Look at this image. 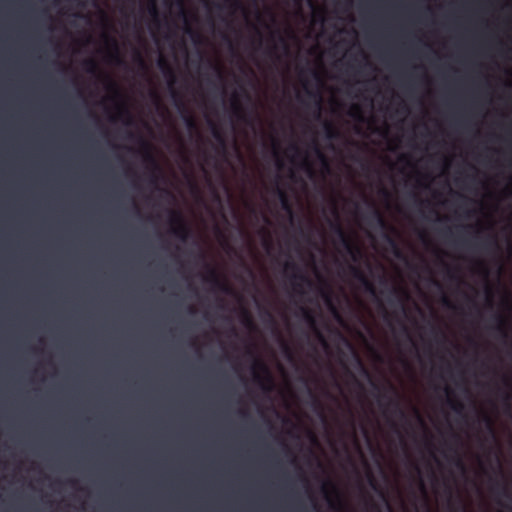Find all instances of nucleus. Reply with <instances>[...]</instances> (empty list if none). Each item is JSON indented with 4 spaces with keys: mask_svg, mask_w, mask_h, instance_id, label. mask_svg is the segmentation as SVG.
Returning <instances> with one entry per match:
<instances>
[{
    "mask_svg": "<svg viewBox=\"0 0 512 512\" xmlns=\"http://www.w3.org/2000/svg\"><path fill=\"white\" fill-rule=\"evenodd\" d=\"M282 44V137L283 142L288 137V11L283 8V27L281 35Z\"/></svg>",
    "mask_w": 512,
    "mask_h": 512,
    "instance_id": "f257e3e1",
    "label": "nucleus"
},
{
    "mask_svg": "<svg viewBox=\"0 0 512 512\" xmlns=\"http://www.w3.org/2000/svg\"><path fill=\"white\" fill-rule=\"evenodd\" d=\"M281 423V512H288V415Z\"/></svg>",
    "mask_w": 512,
    "mask_h": 512,
    "instance_id": "f03ea898",
    "label": "nucleus"
},
{
    "mask_svg": "<svg viewBox=\"0 0 512 512\" xmlns=\"http://www.w3.org/2000/svg\"><path fill=\"white\" fill-rule=\"evenodd\" d=\"M158 67L161 69L165 78L167 79V83L171 90V95L172 98L174 99L175 105L179 110H183L185 112V115L183 117L187 128L190 130H195L197 127L195 119L186 111L185 105L182 101L180 94L174 89V85L176 84L177 80L174 69L164 58H160L158 60Z\"/></svg>",
    "mask_w": 512,
    "mask_h": 512,
    "instance_id": "7ed1b4c3",
    "label": "nucleus"
},
{
    "mask_svg": "<svg viewBox=\"0 0 512 512\" xmlns=\"http://www.w3.org/2000/svg\"><path fill=\"white\" fill-rule=\"evenodd\" d=\"M320 488L328 507L332 511L344 512L347 509L346 498L336 482L330 478H325L322 480Z\"/></svg>",
    "mask_w": 512,
    "mask_h": 512,
    "instance_id": "20e7f679",
    "label": "nucleus"
},
{
    "mask_svg": "<svg viewBox=\"0 0 512 512\" xmlns=\"http://www.w3.org/2000/svg\"><path fill=\"white\" fill-rule=\"evenodd\" d=\"M169 223L171 224V232L181 241H186L190 234L191 230L189 226L184 221V218L181 212L176 210L169 211Z\"/></svg>",
    "mask_w": 512,
    "mask_h": 512,
    "instance_id": "39448f33",
    "label": "nucleus"
},
{
    "mask_svg": "<svg viewBox=\"0 0 512 512\" xmlns=\"http://www.w3.org/2000/svg\"><path fill=\"white\" fill-rule=\"evenodd\" d=\"M281 253L283 257L281 271V285L283 292H288V226L283 222Z\"/></svg>",
    "mask_w": 512,
    "mask_h": 512,
    "instance_id": "423d86ee",
    "label": "nucleus"
},
{
    "mask_svg": "<svg viewBox=\"0 0 512 512\" xmlns=\"http://www.w3.org/2000/svg\"><path fill=\"white\" fill-rule=\"evenodd\" d=\"M332 228L341 238V241H342L345 249L351 255L352 259L354 261H357L359 258H361L362 249L360 248L359 245L352 242L350 237L342 229L340 223L338 221H336L334 224H332Z\"/></svg>",
    "mask_w": 512,
    "mask_h": 512,
    "instance_id": "0eeeda50",
    "label": "nucleus"
},
{
    "mask_svg": "<svg viewBox=\"0 0 512 512\" xmlns=\"http://www.w3.org/2000/svg\"><path fill=\"white\" fill-rule=\"evenodd\" d=\"M279 165L284 173V169L288 165V147H283ZM279 197L282 211L288 213V180L284 174L282 176V187L279 191Z\"/></svg>",
    "mask_w": 512,
    "mask_h": 512,
    "instance_id": "6e6552de",
    "label": "nucleus"
},
{
    "mask_svg": "<svg viewBox=\"0 0 512 512\" xmlns=\"http://www.w3.org/2000/svg\"><path fill=\"white\" fill-rule=\"evenodd\" d=\"M315 276L317 279V291L320 294L321 298L327 305V307L333 312L337 313L335 306L332 302V289L328 281L318 272H315Z\"/></svg>",
    "mask_w": 512,
    "mask_h": 512,
    "instance_id": "1a4fd4ad",
    "label": "nucleus"
},
{
    "mask_svg": "<svg viewBox=\"0 0 512 512\" xmlns=\"http://www.w3.org/2000/svg\"><path fill=\"white\" fill-rule=\"evenodd\" d=\"M207 268L208 272L204 280L206 282L211 283L216 290L221 291L225 294H231L232 289L230 285L220 278L219 274L214 268L210 266H207Z\"/></svg>",
    "mask_w": 512,
    "mask_h": 512,
    "instance_id": "9d476101",
    "label": "nucleus"
},
{
    "mask_svg": "<svg viewBox=\"0 0 512 512\" xmlns=\"http://www.w3.org/2000/svg\"><path fill=\"white\" fill-rule=\"evenodd\" d=\"M347 115L360 123H366L370 128L372 124L375 122V117L373 115L369 117L364 116V110L361 104L352 103L347 109Z\"/></svg>",
    "mask_w": 512,
    "mask_h": 512,
    "instance_id": "9b49d317",
    "label": "nucleus"
},
{
    "mask_svg": "<svg viewBox=\"0 0 512 512\" xmlns=\"http://www.w3.org/2000/svg\"><path fill=\"white\" fill-rule=\"evenodd\" d=\"M140 144H141V147L144 151V160L145 162L151 166V169H152V174H151V177H150V182L152 184H156L157 183V175L156 173L160 171V168H159V165L156 161V159L154 158V156L152 155V153L150 152V146L149 144L143 140L142 138L140 139Z\"/></svg>",
    "mask_w": 512,
    "mask_h": 512,
    "instance_id": "f8f14e48",
    "label": "nucleus"
},
{
    "mask_svg": "<svg viewBox=\"0 0 512 512\" xmlns=\"http://www.w3.org/2000/svg\"><path fill=\"white\" fill-rule=\"evenodd\" d=\"M209 126L211 129L212 136L217 142V146L215 148L216 152L218 154L225 156L227 153V141L223 131L216 123L212 121H209Z\"/></svg>",
    "mask_w": 512,
    "mask_h": 512,
    "instance_id": "ddd939ff",
    "label": "nucleus"
},
{
    "mask_svg": "<svg viewBox=\"0 0 512 512\" xmlns=\"http://www.w3.org/2000/svg\"><path fill=\"white\" fill-rule=\"evenodd\" d=\"M417 235L422 244L425 246V248L430 250L437 258H441L442 256H448V253L445 250H442L437 246L432 245L429 234L425 229L419 230Z\"/></svg>",
    "mask_w": 512,
    "mask_h": 512,
    "instance_id": "4468645a",
    "label": "nucleus"
},
{
    "mask_svg": "<svg viewBox=\"0 0 512 512\" xmlns=\"http://www.w3.org/2000/svg\"><path fill=\"white\" fill-rule=\"evenodd\" d=\"M373 131L379 133L383 138L386 139L387 149L389 151H395L399 147L400 142H401L400 137H398V136L389 137L388 136L389 127L386 123H384L381 127L374 129Z\"/></svg>",
    "mask_w": 512,
    "mask_h": 512,
    "instance_id": "2eb2a0df",
    "label": "nucleus"
},
{
    "mask_svg": "<svg viewBox=\"0 0 512 512\" xmlns=\"http://www.w3.org/2000/svg\"><path fill=\"white\" fill-rule=\"evenodd\" d=\"M311 72H312V76L315 79V81L317 82L318 86L322 87L324 84L323 80L327 74V71H326L324 61L321 56H319L318 58L315 59Z\"/></svg>",
    "mask_w": 512,
    "mask_h": 512,
    "instance_id": "dca6fc26",
    "label": "nucleus"
},
{
    "mask_svg": "<svg viewBox=\"0 0 512 512\" xmlns=\"http://www.w3.org/2000/svg\"><path fill=\"white\" fill-rule=\"evenodd\" d=\"M231 112L234 117L239 120H245V112L239 100L238 94L235 92L231 97Z\"/></svg>",
    "mask_w": 512,
    "mask_h": 512,
    "instance_id": "f3484780",
    "label": "nucleus"
},
{
    "mask_svg": "<svg viewBox=\"0 0 512 512\" xmlns=\"http://www.w3.org/2000/svg\"><path fill=\"white\" fill-rule=\"evenodd\" d=\"M281 374H282V387H281L282 406H283L284 410L288 411V370L285 367H282Z\"/></svg>",
    "mask_w": 512,
    "mask_h": 512,
    "instance_id": "a211bd4d",
    "label": "nucleus"
},
{
    "mask_svg": "<svg viewBox=\"0 0 512 512\" xmlns=\"http://www.w3.org/2000/svg\"><path fill=\"white\" fill-rule=\"evenodd\" d=\"M106 40H107V43L109 44V46L112 48V53H110L109 57H110V60L114 63H116L117 65H121L123 64V59L121 58L120 56V53H119V46H118V43L116 41L115 38H112V37H108V36H105Z\"/></svg>",
    "mask_w": 512,
    "mask_h": 512,
    "instance_id": "6ab92c4d",
    "label": "nucleus"
},
{
    "mask_svg": "<svg viewBox=\"0 0 512 512\" xmlns=\"http://www.w3.org/2000/svg\"><path fill=\"white\" fill-rule=\"evenodd\" d=\"M415 180L418 186L428 188L434 181V177L429 172L415 171Z\"/></svg>",
    "mask_w": 512,
    "mask_h": 512,
    "instance_id": "aec40b11",
    "label": "nucleus"
},
{
    "mask_svg": "<svg viewBox=\"0 0 512 512\" xmlns=\"http://www.w3.org/2000/svg\"><path fill=\"white\" fill-rule=\"evenodd\" d=\"M251 369H252L253 378L256 382L261 381L260 373H264V374L268 373V368L265 365V363L257 358L254 359Z\"/></svg>",
    "mask_w": 512,
    "mask_h": 512,
    "instance_id": "412c9836",
    "label": "nucleus"
},
{
    "mask_svg": "<svg viewBox=\"0 0 512 512\" xmlns=\"http://www.w3.org/2000/svg\"><path fill=\"white\" fill-rule=\"evenodd\" d=\"M471 271L474 274L480 275L483 278L487 279L489 276V268L486 263L482 260H476L473 262L471 266Z\"/></svg>",
    "mask_w": 512,
    "mask_h": 512,
    "instance_id": "4be33fe9",
    "label": "nucleus"
},
{
    "mask_svg": "<svg viewBox=\"0 0 512 512\" xmlns=\"http://www.w3.org/2000/svg\"><path fill=\"white\" fill-rule=\"evenodd\" d=\"M326 11L324 7L312 5L311 6V22L323 23L325 20Z\"/></svg>",
    "mask_w": 512,
    "mask_h": 512,
    "instance_id": "5701e85b",
    "label": "nucleus"
},
{
    "mask_svg": "<svg viewBox=\"0 0 512 512\" xmlns=\"http://www.w3.org/2000/svg\"><path fill=\"white\" fill-rule=\"evenodd\" d=\"M315 154L321 164L322 173L326 174L330 171V163L327 156L323 153L321 148L316 144L314 147Z\"/></svg>",
    "mask_w": 512,
    "mask_h": 512,
    "instance_id": "b1692460",
    "label": "nucleus"
},
{
    "mask_svg": "<svg viewBox=\"0 0 512 512\" xmlns=\"http://www.w3.org/2000/svg\"><path fill=\"white\" fill-rule=\"evenodd\" d=\"M323 128L327 138L336 139L339 137V130L332 122L325 121L323 123Z\"/></svg>",
    "mask_w": 512,
    "mask_h": 512,
    "instance_id": "393cba45",
    "label": "nucleus"
},
{
    "mask_svg": "<svg viewBox=\"0 0 512 512\" xmlns=\"http://www.w3.org/2000/svg\"><path fill=\"white\" fill-rule=\"evenodd\" d=\"M444 391L446 394L447 403L450 406V408H452L454 405L457 404L459 399L457 398L454 390L450 386L446 385L444 387Z\"/></svg>",
    "mask_w": 512,
    "mask_h": 512,
    "instance_id": "a878e982",
    "label": "nucleus"
},
{
    "mask_svg": "<svg viewBox=\"0 0 512 512\" xmlns=\"http://www.w3.org/2000/svg\"><path fill=\"white\" fill-rule=\"evenodd\" d=\"M500 306L503 310L507 311V312H511L512 311V299H511V296L505 292L501 299H500Z\"/></svg>",
    "mask_w": 512,
    "mask_h": 512,
    "instance_id": "bb28decb",
    "label": "nucleus"
},
{
    "mask_svg": "<svg viewBox=\"0 0 512 512\" xmlns=\"http://www.w3.org/2000/svg\"><path fill=\"white\" fill-rule=\"evenodd\" d=\"M349 270L353 278L360 283H362L367 278V275L357 266H350Z\"/></svg>",
    "mask_w": 512,
    "mask_h": 512,
    "instance_id": "cd10ccee",
    "label": "nucleus"
},
{
    "mask_svg": "<svg viewBox=\"0 0 512 512\" xmlns=\"http://www.w3.org/2000/svg\"><path fill=\"white\" fill-rule=\"evenodd\" d=\"M316 340L318 341V343L321 345V347L323 349H328L329 348V344H328V341L326 339V337L324 336V334L321 332V330L319 328H315V330L312 331Z\"/></svg>",
    "mask_w": 512,
    "mask_h": 512,
    "instance_id": "c85d7f7f",
    "label": "nucleus"
},
{
    "mask_svg": "<svg viewBox=\"0 0 512 512\" xmlns=\"http://www.w3.org/2000/svg\"><path fill=\"white\" fill-rule=\"evenodd\" d=\"M397 161L402 163L405 167L415 168V163L412 161L411 155L402 153L397 157Z\"/></svg>",
    "mask_w": 512,
    "mask_h": 512,
    "instance_id": "c756f323",
    "label": "nucleus"
},
{
    "mask_svg": "<svg viewBox=\"0 0 512 512\" xmlns=\"http://www.w3.org/2000/svg\"><path fill=\"white\" fill-rule=\"evenodd\" d=\"M147 10H148V13L150 14V16L154 20L157 21L158 17H159V10H158V6H157V1L156 0H149L148 5H147Z\"/></svg>",
    "mask_w": 512,
    "mask_h": 512,
    "instance_id": "7c9ffc66",
    "label": "nucleus"
},
{
    "mask_svg": "<svg viewBox=\"0 0 512 512\" xmlns=\"http://www.w3.org/2000/svg\"><path fill=\"white\" fill-rule=\"evenodd\" d=\"M133 60L141 70L147 71L148 67H147L146 61L140 51H138V50L135 51Z\"/></svg>",
    "mask_w": 512,
    "mask_h": 512,
    "instance_id": "2f4dec72",
    "label": "nucleus"
},
{
    "mask_svg": "<svg viewBox=\"0 0 512 512\" xmlns=\"http://www.w3.org/2000/svg\"><path fill=\"white\" fill-rule=\"evenodd\" d=\"M304 318H305V321L307 322L309 328L312 331L315 330V328H318L316 318L311 311H309V310L305 311Z\"/></svg>",
    "mask_w": 512,
    "mask_h": 512,
    "instance_id": "473e14b6",
    "label": "nucleus"
},
{
    "mask_svg": "<svg viewBox=\"0 0 512 512\" xmlns=\"http://www.w3.org/2000/svg\"><path fill=\"white\" fill-rule=\"evenodd\" d=\"M83 66L88 73L95 74L98 71V64L93 59L85 60Z\"/></svg>",
    "mask_w": 512,
    "mask_h": 512,
    "instance_id": "72a5a7b5",
    "label": "nucleus"
},
{
    "mask_svg": "<svg viewBox=\"0 0 512 512\" xmlns=\"http://www.w3.org/2000/svg\"><path fill=\"white\" fill-rule=\"evenodd\" d=\"M305 436L312 446L317 447L319 445L318 437L313 430L308 429Z\"/></svg>",
    "mask_w": 512,
    "mask_h": 512,
    "instance_id": "f704fd0d",
    "label": "nucleus"
},
{
    "mask_svg": "<svg viewBox=\"0 0 512 512\" xmlns=\"http://www.w3.org/2000/svg\"><path fill=\"white\" fill-rule=\"evenodd\" d=\"M118 117L119 118L125 117V118H127V124L131 123V115L129 113V110L123 105H120L118 108Z\"/></svg>",
    "mask_w": 512,
    "mask_h": 512,
    "instance_id": "c9c22d12",
    "label": "nucleus"
},
{
    "mask_svg": "<svg viewBox=\"0 0 512 512\" xmlns=\"http://www.w3.org/2000/svg\"><path fill=\"white\" fill-rule=\"evenodd\" d=\"M361 285L364 287L365 291L374 295L375 294V286L373 282L367 277Z\"/></svg>",
    "mask_w": 512,
    "mask_h": 512,
    "instance_id": "e433bc0d",
    "label": "nucleus"
},
{
    "mask_svg": "<svg viewBox=\"0 0 512 512\" xmlns=\"http://www.w3.org/2000/svg\"><path fill=\"white\" fill-rule=\"evenodd\" d=\"M242 321L247 327H251L253 325L252 317L247 310L242 311Z\"/></svg>",
    "mask_w": 512,
    "mask_h": 512,
    "instance_id": "4c0bfd02",
    "label": "nucleus"
},
{
    "mask_svg": "<svg viewBox=\"0 0 512 512\" xmlns=\"http://www.w3.org/2000/svg\"><path fill=\"white\" fill-rule=\"evenodd\" d=\"M497 322H498L497 328L499 331L502 332V331L506 330V328L508 326V321L504 316H502V315L498 316Z\"/></svg>",
    "mask_w": 512,
    "mask_h": 512,
    "instance_id": "58836bf2",
    "label": "nucleus"
},
{
    "mask_svg": "<svg viewBox=\"0 0 512 512\" xmlns=\"http://www.w3.org/2000/svg\"><path fill=\"white\" fill-rule=\"evenodd\" d=\"M329 104H330L331 110L333 112H336V111H338L339 109H341L343 107V103L341 101H339L338 99H335V98H331L329 100Z\"/></svg>",
    "mask_w": 512,
    "mask_h": 512,
    "instance_id": "ea45409f",
    "label": "nucleus"
},
{
    "mask_svg": "<svg viewBox=\"0 0 512 512\" xmlns=\"http://www.w3.org/2000/svg\"><path fill=\"white\" fill-rule=\"evenodd\" d=\"M282 321L283 325L288 327V304L285 301H283Z\"/></svg>",
    "mask_w": 512,
    "mask_h": 512,
    "instance_id": "a19ab883",
    "label": "nucleus"
},
{
    "mask_svg": "<svg viewBox=\"0 0 512 512\" xmlns=\"http://www.w3.org/2000/svg\"><path fill=\"white\" fill-rule=\"evenodd\" d=\"M441 303L446 308H449V309H455L456 308L455 305L450 300V298L447 295H445V294L441 297Z\"/></svg>",
    "mask_w": 512,
    "mask_h": 512,
    "instance_id": "79ce46f5",
    "label": "nucleus"
},
{
    "mask_svg": "<svg viewBox=\"0 0 512 512\" xmlns=\"http://www.w3.org/2000/svg\"><path fill=\"white\" fill-rule=\"evenodd\" d=\"M281 353L284 359H288V340L286 338L281 340Z\"/></svg>",
    "mask_w": 512,
    "mask_h": 512,
    "instance_id": "37998d69",
    "label": "nucleus"
},
{
    "mask_svg": "<svg viewBox=\"0 0 512 512\" xmlns=\"http://www.w3.org/2000/svg\"><path fill=\"white\" fill-rule=\"evenodd\" d=\"M482 420H483V422L485 423L486 427H487L490 431H492V429H493V420H492V418H491L488 414L483 413V414H482Z\"/></svg>",
    "mask_w": 512,
    "mask_h": 512,
    "instance_id": "c03bdc74",
    "label": "nucleus"
},
{
    "mask_svg": "<svg viewBox=\"0 0 512 512\" xmlns=\"http://www.w3.org/2000/svg\"><path fill=\"white\" fill-rule=\"evenodd\" d=\"M225 5L228 6L232 11L239 8L240 2L238 0H223Z\"/></svg>",
    "mask_w": 512,
    "mask_h": 512,
    "instance_id": "a18cd8bd",
    "label": "nucleus"
},
{
    "mask_svg": "<svg viewBox=\"0 0 512 512\" xmlns=\"http://www.w3.org/2000/svg\"><path fill=\"white\" fill-rule=\"evenodd\" d=\"M378 193H379V195L382 196V198L385 200L386 203L389 202V200L391 198V193L388 189L382 187L379 189Z\"/></svg>",
    "mask_w": 512,
    "mask_h": 512,
    "instance_id": "49530a36",
    "label": "nucleus"
},
{
    "mask_svg": "<svg viewBox=\"0 0 512 512\" xmlns=\"http://www.w3.org/2000/svg\"><path fill=\"white\" fill-rule=\"evenodd\" d=\"M304 169H305V172L307 173V175L310 177V178H313L314 175H315V171H314V168L312 166V164L308 161H306L304 163Z\"/></svg>",
    "mask_w": 512,
    "mask_h": 512,
    "instance_id": "de8ad7c7",
    "label": "nucleus"
},
{
    "mask_svg": "<svg viewBox=\"0 0 512 512\" xmlns=\"http://www.w3.org/2000/svg\"><path fill=\"white\" fill-rule=\"evenodd\" d=\"M185 32L189 34L195 42L200 38V34L194 31L189 26L186 27Z\"/></svg>",
    "mask_w": 512,
    "mask_h": 512,
    "instance_id": "09e8293b",
    "label": "nucleus"
},
{
    "mask_svg": "<svg viewBox=\"0 0 512 512\" xmlns=\"http://www.w3.org/2000/svg\"><path fill=\"white\" fill-rule=\"evenodd\" d=\"M413 411H414V414H415L416 419H417V421L419 422V424H420V425H421L425 430H427V427H426V425H425V422H424V420H423L422 416L420 415V413H419L418 409H417V408H413Z\"/></svg>",
    "mask_w": 512,
    "mask_h": 512,
    "instance_id": "8fccbe9b",
    "label": "nucleus"
},
{
    "mask_svg": "<svg viewBox=\"0 0 512 512\" xmlns=\"http://www.w3.org/2000/svg\"><path fill=\"white\" fill-rule=\"evenodd\" d=\"M396 292H397V294H398L401 298H403V299H405V300L409 299V293H408V291H407L405 288H402V287H401V288H398V289L396 290Z\"/></svg>",
    "mask_w": 512,
    "mask_h": 512,
    "instance_id": "3c124183",
    "label": "nucleus"
},
{
    "mask_svg": "<svg viewBox=\"0 0 512 512\" xmlns=\"http://www.w3.org/2000/svg\"><path fill=\"white\" fill-rule=\"evenodd\" d=\"M502 196H508L512 194V186L511 183H508L500 192Z\"/></svg>",
    "mask_w": 512,
    "mask_h": 512,
    "instance_id": "603ef678",
    "label": "nucleus"
},
{
    "mask_svg": "<svg viewBox=\"0 0 512 512\" xmlns=\"http://www.w3.org/2000/svg\"><path fill=\"white\" fill-rule=\"evenodd\" d=\"M451 409H452L454 412H456V413L460 414V413L463 411V409H464V405H463L462 401H461V400H459V401L457 402V404H456V405H454Z\"/></svg>",
    "mask_w": 512,
    "mask_h": 512,
    "instance_id": "864d4df0",
    "label": "nucleus"
},
{
    "mask_svg": "<svg viewBox=\"0 0 512 512\" xmlns=\"http://www.w3.org/2000/svg\"><path fill=\"white\" fill-rule=\"evenodd\" d=\"M400 362L406 372H410L412 370L410 363L406 359L401 358Z\"/></svg>",
    "mask_w": 512,
    "mask_h": 512,
    "instance_id": "5fc2aeb1",
    "label": "nucleus"
},
{
    "mask_svg": "<svg viewBox=\"0 0 512 512\" xmlns=\"http://www.w3.org/2000/svg\"><path fill=\"white\" fill-rule=\"evenodd\" d=\"M178 5L180 7V15L183 17V19L186 21L187 20V13L184 9V5H183V2L182 0H179L178 1Z\"/></svg>",
    "mask_w": 512,
    "mask_h": 512,
    "instance_id": "6e6d98bb",
    "label": "nucleus"
},
{
    "mask_svg": "<svg viewBox=\"0 0 512 512\" xmlns=\"http://www.w3.org/2000/svg\"><path fill=\"white\" fill-rule=\"evenodd\" d=\"M485 295L487 300H489L492 296V287L489 283H486L485 285Z\"/></svg>",
    "mask_w": 512,
    "mask_h": 512,
    "instance_id": "4d7b16f0",
    "label": "nucleus"
},
{
    "mask_svg": "<svg viewBox=\"0 0 512 512\" xmlns=\"http://www.w3.org/2000/svg\"><path fill=\"white\" fill-rule=\"evenodd\" d=\"M451 161H452V158L450 156L444 157V159H443V168H444V170L448 169L450 167Z\"/></svg>",
    "mask_w": 512,
    "mask_h": 512,
    "instance_id": "13d9d810",
    "label": "nucleus"
},
{
    "mask_svg": "<svg viewBox=\"0 0 512 512\" xmlns=\"http://www.w3.org/2000/svg\"><path fill=\"white\" fill-rule=\"evenodd\" d=\"M455 465H456V467H457V468H459L461 471H463V472L465 471V465H464L463 461H462L460 458H458V459L456 460Z\"/></svg>",
    "mask_w": 512,
    "mask_h": 512,
    "instance_id": "bf43d9fd",
    "label": "nucleus"
},
{
    "mask_svg": "<svg viewBox=\"0 0 512 512\" xmlns=\"http://www.w3.org/2000/svg\"><path fill=\"white\" fill-rule=\"evenodd\" d=\"M108 88L111 89V90H114L116 92V94L119 95L118 88H117V85H116L115 82L110 80Z\"/></svg>",
    "mask_w": 512,
    "mask_h": 512,
    "instance_id": "052dcab7",
    "label": "nucleus"
},
{
    "mask_svg": "<svg viewBox=\"0 0 512 512\" xmlns=\"http://www.w3.org/2000/svg\"><path fill=\"white\" fill-rule=\"evenodd\" d=\"M419 488H420V491L423 495H426V487H425V484L422 480H420L419 482Z\"/></svg>",
    "mask_w": 512,
    "mask_h": 512,
    "instance_id": "680f3d73",
    "label": "nucleus"
},
{
    "mask_svg": "<svg viewBox=\"0 0 512 512\" xmlns=\"http://www.w3.org/2000/svg\"><path fill=\"white\" fill-rule=\"evenodd\" d=\"M422 80L427 85L431 84V79H430V77L427 74L423 75Z\"/></svg>",
    "mask_w": 512,
    "mask_h": 512,
    "instance_id": "e2e57ef3",
    "label": "nucleus"
},
{
    "mask_svg": "<svg viewBox=\"0 0 512 512\" xmlns=\"http://www.w3.org/2000/svg\"><path fill=\"white\" fill-rule=\"evenodd\" d=\"M215 69H216V71H217V74H218L219 79H220L221 81H223V80H224V76H223V73H222L221 69H220L219 67H216Z\"/></svg>",
    "mask_w": 512,
    "mask_h": 512,
    "instance_id": "0e129e2a",
    "label": "nucleus"
},
{
    "mask_svg": "<svg viewBox=\"0 0 512 512\" xmlns=\"http://www.w3.org/2000/svg\"><path fill=\"white\" fill-rule=\"evenodd\" d=\"M505 73H506V75H507L509 78H511V79H512V69H507V70L505 71ZM507 84H508V85H512V81L508 82Z\"/></svg>",
    "mask_w": 512,
    "mask_h": 512,
    "instance_id": "69168bd1",
    "label": "nucleus"
},
{
    "mask_svg": "<svg viewBox=\"0 0 512 512\" xmlns=\"http://www.w3.org/2000/svg\"><path fill=\"white\" fill-rule=\"evenodd\" d=\"M240 415L243 417V418H247L249 417V414L246 410H241L239 411Z\"/></svg>",
    "mask_w": 512,
    "mask_h": 512,
    "instance_id": "338daca9",
    "label": "nucleus"
},
{
    "mask_svg": "<svg viewBox=\"0 0 512 512\" xmlns=\"http://www.w3.org/2000/svg\"><path fill=\"white\" fill-rule=\"evenodd\" d=\"M453 272H454V269H451V268L447 269V273H448L450 278H454V273Z\"/></svg>",
    "mask_w": 512,
    "mask_h": 512,
    "instance_id": "774afa93",
    "label": "nucleus"
}]
</instances>
